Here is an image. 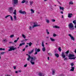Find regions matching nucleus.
I'll use <instances>...</instances> for the list:
<instances>
[{"label": "nucleus", "mask_w": 76, "mask_h": 76, "mask_svg": "<svg viewBox=\"0 0 76 76\" xmlns=\"http://www.w3.org/2000/svg\"><path fill=\"white\" fill-rule=\"evenodd\" d=\"M27 56H28V57L27 58V61H29L30 59H31L30 63L31 64L33 65L35 64V60H37V57H32V56H31L30 55H28V54H26Z\"/></svg>", "instance_id": "1"}, {"label": "nucleus", "mask_w": 76, "mask_h": 76, "mask_svg": "<svg viewBox=\"0 0 76 76\" xmlns=\"http://www.w3.org/2000/svg\"><path fill=\"white\" fill-rule=\"evenodd\" d=\"M68 27L70 30H74V26L72 23H69L68 25Z\"/></svg>", "instance_id": "2"}, {"label": "nucleus", "mask_w": 76, "mask_h": 76, "mask_svg": "<svg viewBox=\"0 0 76 76\" xmlns=\"http://www.w3.org/2000/svg\"><path fill=\"white\" fill-rule=\"evenodd\" d=\"M9 48H10V49L8 50V51H11L13 50L14 51L15 50H17V48H14V46H12L11 47H8Z\"/></svg>", "instance_id": "3"}, {"label": "nucleus", "mask_w": 76, "mask_h": 76, "mask_svg": "<svg viewBox=\"0 0 76 76\" xmlns=\"http://www.w3.org/2000/svg\"><path fill=\"white\" fill-rule=\"evenodd\" d=\"M61 56H62V57L63 58H64V61H65V60H67V58L66 57V55H64V52H62V54L61 55Z\"/></svg>", "instance_id": "4"}, {"label": "nucleus", "mask_w": 76, "mask_h": 76, "mask_svg": "<svg viewBox=\"0 0 76 76\" xmlns=\"http://www.w3.org/2000/svg\"><path fill=\"white\" fill-rule=\"evenodd\" d=\"M33 25H34L32 26V28H35V27H37V26H39L40 25H37V23L36 22H34L33 23Z\"/></svg>", "instance_id": "5"}, {"label": "nucleus", "mask_w": 76, "mask_h": 76, "mask_svg": "<svg viewBox=\"0 0 76 76\" xmlns=\"http://www.w3.org/2000/svg\"><path fill=\"white\" fill-rule=\"evenodd\" d=\"M9 11L10 13H12V12H13V8L12 7H10L9 8Z\"/></svg>", "instance_id": "6"}, {"label": "nucleus", "mask_w": 76, "mask_h": 76, "mask_svg": "<svg viewBox=\"0 0 76 76\" xmlns=\"http://www.w3.org/2000/svg\"><path fill=\"white\" fill-rule=\"evenodd\" d=\"M19 12L21 14H22L23 15H25V14H26V12L25 11H23L22 10H20L19 11Z\"/></svg>", "instance_id": "7"}, {"label": "nucleus", "mask_w": 76, "mask_h": 76, "mask_svg": "<svg viewBox=\"0 0 76 76\" xmlns=\"http://www.w3.org/2000/svg\"><path fill=\"white\" fill-rule=\"evenodd\" d=\"M9 16H10V19H11V20H12V21H13V18H12V16H11L10 15H7L5 17V18L6 19H7V18H8V17H9Z\"/></svg>", "instance_id": "8"}, {"label": "nucleus", "mask_w": 76, "mask_h": 76, "mask_svg": "<svg viewBox=\"0 0 76 76\" xmlns=\"http://www.w3.org/2000/svg\"><path fill=\"white\" fill-rule=\"evenodd\" d=\"M12 1L15 4L18 3V0H13Z\"/></svg>", "instance_id": "9"}, {"label": "nucleus", "mask_w": 76, "mask_h": 76, "mask_svg": "<svg viewBox=\"0 0 76 76\" xmlns=\"http://www.w3.org/2000/svg\"><path fill=\"white\" fill-rule=\"evenodd\" d=\"M73 16V14L72 13H68V17L69 18H72Z\"/></svg>", "instance_id": "10"}, {"label": "nucleus", "mask_w": 76, "mask_h": 76, "mask_svg": "<svg viewBox=\"0 0 76 76\" xmlns=\"http://www.w3.org/2000/svg\"><path fill=\"white\" fill-rule=\"evenodd\" d=\"M74 70H75V67L72 66L71 69L70 70V71L73 72V71H74Z\"/></svg>", "instance_id": "11"}, {"label": "nucleus", "mask_w": 76, "mask_h": 76, "mask_svg": "<svg viewBox=\"0 0 76 76\" xmlns=\"http://www.w3.org/2000/svg\"><path fill=\"white\" fill-rule=\"evenodd\" d=\"M75 56V55L72 54H69L68 56L69 57H73Z\"/></svg>", "instance_id": "12"}, {"label": "nucleus", "mask_w": 76, "mask_h": 76, "mask_svg": "<svg viewBox=\"0 0 76 76\" xmlns=\"http://www.w3.org/2000/svg\"><path fill=\"white\" fill-rule=\"evenodd\" d=\"M38 75L39 76H44V74L42 73L39 72Z\"/></svg>", "instance_id": "13"}, {"label": "nucleus", "mask_w": 76, "mask_h": 76, "mask_svg": "<svg viewBox=\"0 0 76 76\" xmlns=\"http://www.w3.org/2000/svg\"><path fill=\"white\" fill-rule=\"evenodd\" d=\"M55 72H56V70H53L52 71V74L53 75H55Z\"/></svg>", "instance_id": "14"}, {"label": "nucleus", "mask_w": 76, "mask_h": 76, "mask_svg": "<svg viewBox=\"0 0 76 76\" xmlns=\"http://www.w3.org/2000/svg\"><path fill=\"white\" fill-rule=\"evenodd\" d=\"M33 52H34V49L32 50L30 52H28V53L29 54H32V53H33Z\"/></svg>", "instance_id": "15"}, {"label": "nucleus", "mask_w": 76, "mask_h": 76, "mask_svg": "<svg viewBox=\"0 0 76 76\" xmlns=\"http://www.w3.org/2000/svg\"><path fill=\"white\" fill-rule=\"evenodd\" d=\"M53 28H58V29L60 28V27L57 26H53Z\"/></svg>", "instance_id": "16"}, {"label": "nucleus", "mask_w": 76, "mask_h": 76, "mask_svg": "<svg viewBox=\"0 0 76 76\" xmlns=\"http://www.w3.org/2000/svg\"><path fill=\"white\" fill-rule=\"evenodd\" d=\"M25 42H23V43H20V45H19V46L20 47V46H22V45H25Z\"/></svg>", "instance_id": "17"}, {"label": "nucleus", "mask_w": 76, "mask_h": 76, "mask_svg": "<svg viewBox=\"0 0 76 76\" xmlns=\"http://www.w3.org/2000/svg\"><path fill=\"white\" fill-rule=\"evenodd\" d=\"M76 57H73L69 58V59H70L71 60H72V59H73V60H75L76 59Z\"/></svg>", "instance_id": "18"}, {"label": "nucleus", "mask_w": 76, "mask_h": 76, "mask_svg": "<svg viewBox=\"0 0 76 76\" xmlns=\"http://www.w3.org/2000/svg\"><path fill=\"white\" fill-rule=\"evenodd\" d=\"M60 10H62V11H64V7H60Z\"/></svg>", "instance_id": "19"}, {"label": "nucleus", "mask_w": 76, "mask_h": 76, "mask_svg": "<svg viewBox=\"0 0 76 76\" xmlns=\"http://www.w3.org/2000/svg\"><path fill=\"white\" fill-rule=\"evenodd\" d=\"M35 53H34V55H36V54H38V53H37V48H35Z\"/></svg>", "instance_id": "20"}, {"label": "nucleus", "mask_w": 76, "mask_h": 76, "mask_svg": "<svg viewBox=\"0 0 76 76\" xmlns=\"http://www.w3.org/2000/svg\"><path fill=\"white\" fill-rule=\"evenodd\" d=\"M13 18L15 20H17V18H16V15H14Z\"/></svg>", "instance_id": "21"}, {"label": "nucleus", "mask_w": 76, "mask_h": 76, "mask_svg": "<svg viewBox=\"0 0 76 76\" xmlns=\"http://www.w3.org/2000/svg\"><path fill=\"white\" fill-rule=\"evenodd\" d=\"M13 14L15 15H16V10H15L14 11Z\"/></svg>", "instance_id": "22"}, {"label": "nucleus", "mask_w": 76, "mask_h": 76, "mask_svg": "<svg viewBox=\"0 0 76 76\" xmlns=\"http://www.w3.org/2000/svg\"><path fill=\"white\" fill-rule=\"evenodd\" d=\"M55 56L56 57H57L58 58V57H59V55H58V54H57V53H56L55 54Z\"/></svg>", "instance_id": "23"}, {"label": "nucleus", "mask_w": 76, "mask_h": 76, "mask_svg": "<svg viewBox=\"0 0 76 76\" xmlns=\"http://www.w3.org/2000/svg\"><path fill=\"white\" fill-rule=\"evenodd\" d=\"M28 45L30 47H31V45H33V44L31 42H30L28 44Z\"/></svg>", "instance_id": "24"}, {"label": "nucleus", "mask_w": 76, "mask_h": 76, "mask_svg": "<svg viewBox=\"0 0 76 76\" xmlns=\"http://www.w3.org/2000/svg\"><path fill=\"white\" fill-rule=\"evenodd\" d=\"M42 51L44 52L45 51V48L43 47L42 48Z\"/></svg>", "instance_id": "25"}, {"label": "nucleus", "mask_w": 76, "mask_h": 76, "mask_svg": "<svg viewBox=\"0 0 76 76\" xmlns=\"http://www.w3.org/2000/svg\"><path fill=\"white\" fill-rule=\"evenodd\" d=\"M31 13H34V11L33 10V9H31Z\"/></svg>", "instance_id": "26"}, {"label": "nucleus", "mask_w": 76, "mask_h": 76, "mask_svg": "<svg viewBox=\"0 0 76 76\" xmlns=\"http://www.w3.org/2000/svg\"><path fill=\"white\" fill-rule=\"evenodd\" d=\"M44 42H42V47H44Z\"/></svg>", "instance_id": "27"}, {"label": "nucleus", "mask_w": 76, "mask_h": 76, "mask_svg": "<svg viewBox=\"0 0 76 76\" xmlns=\"http://www.w3.org/2000/svg\"><path fill=\"white\" fill-rule=\"evenodd\" d=\"M71 39H72V40H73V41H75V38H74L73 36H72L71 37Z\"/></svg>", "instance_id": "28"}, {"label": "nucleus", "mask_w": 76, "mask_h": 76, "mask_svg": "<svg viewBox=\"0 0 76 76\" xmlns=\"http://www.w3.org/2000/svg\"><path fill=\"white\" fill-rule=\"evenodd\" d=\"M46 32L48 35V34H50V32H48V30L47 29L46 30Z\"/></svg>", "instance_id": "29"}, {"label": "nucleus", "mask_w": 76, "mask_h": 76, "mask_svg": "<svg viewBox=\"0 0 76 76\" xmlns=\"http://www.w3.org/2000/svg\"><path fill=\"white\" fill-rule=\"evenodd\" d=\"M50 39L52 41H55V40L52 38H50Z\"/></svg>", "instance_id": "30"}, {"label": "nucleus", "mask_w": 76, "mask_h": 76, "mask_svg": "<svg viewBox=\"0 0 76 76\" xmlns=\"http://www.w3.org/2000/svg\"><path fill=\"white\" fill-rule=\"evenodd\" d=\"M69 4H73V2L72 1H71L69 3Z\"/></svg>", "instance_id": "31"}, {"label": "nucleus", "mask_w": 76, "mask_h": 76, "mask_svg": "<svg viewBox=\"0 0 76 76\" xmlns=\"http://www.w3.org/2000/svg\"><path fill=\"white\" fill-rule=\"evenodd\" d=\"M73 23H74V25H76V20H74L73 21Z\"/></svg>", "instance_id": "32"}, {"label": "nucleus", "mask_w": 76, "mask_h": 76, "mask_svg": "<svg viewBox=\"0 0 76 76\" xmlns=\"http://www.w3.org/2000/svg\"><path fill=\"white\" fill-rule=\"evenodd\" d=\"M58 50L60 52H61V48L60 47L58 48Z\"/></svg>", "instance_id": "33"}, {"label": "nucleus", "mask_w": 76, "mask_h": 76, "mask_svg": "<svg viewBox=\"0 0 76 76\" xmlns=\"http://www.w3.org/2000/svg\"><path fill=\"white\" fill-rule=\"evenodd\" d=\"M69 53V50H67V51L65 52L66 54H68Z\"/></svg>", "instance_id": "34"}, {"label": "nucleus", "mask_w": 76, "mask_h": 76, "mask_svg": "<svg viewBox=\"0 0 76 76\" xmlns=\"http://www.w3.org/2000/svg\"><path fill=\"white\" fill-rule=\"evenodd\" d=\"M22 37L24 38V39H25V38H26V37H25V35L22 34Z\"/></svg>", "instance_id": "35"}, {"label": "nucleus", "mask_w": 76, "mask_h": 76, "mask_svg": "<svg viewBox=\"0 0 76 76\" xmlns=\"http://www.w3.org/2000/svg\"><path fill=\"white\" fill-rule=\"evenodd\" d=\"M29 29L30 31H31V30H32V27L29 26Z\"/></svg>", "instance_id": "36"}, {"label": "nucleus", "mask_w": 76, "mask_h": 76, "mask_svg": "<svg viewBox=\"0 0 76 76\" xmlns=\"http://www.w3.org/2000/svg\"><path fill=\"white\" fill-rule=\"evenodd\" d=\"M37 51L39 52V51H40V49H37Z\"/></svg>", "instance_id": "37"}, {"label": "nucleus", "mask_w": 76, "mask_h": 76, "mask_svg": "<svg viewBox=\"0 0 76 76\" xmlns=\"http://www.w3.org/2000/svg\"><path fill=\"white\" fill-rule=\"evenodd\" d=\"M56 36H57V35L55 34H54L53 35V36L55 37H56Z\"/></svg>", "instance_id": "38"}, {"label": "nucleus", "mask_w": 76, "mask_h": 76, "mask_svg": "<svg viewBox=\"0 0 76 76\" xmlns=\"http://www.w3.org/2000/svg\"><path fill=\"white\" fill-rule=\"evenodd\" d=\"M30 5H32V4H33V1H30Z\"/></svg>", "instance_id": "39"}, {"label": "nucleus", "mask_w": 76, "mask_h": 76, "mask_svg": "<svg viewBox=\"0 0 76 76\" xmlns=\"http://www.w3.org/2000/svg\"><path fill=\"white\" fill-rule=\"evenodd\" d=\"M70 65L72 66H74V64L73 63H72L70 64Z\"/></svg>", "instance_id": "40"}, {"label": "nucleus", "mask_w": 76, "mask_h": 76, "mask_svg": "<svg viewBox=\"0 0 76 76\" xmlns=\"http://www.w3.org/2000/svg\"><path fill=\"white\" fill-rule=\"evenodd\" d=\"M28 39H25L24 40H23L21 41V42H23V41H28Z\"/></svg>", "instance_id": "41"}, {"label": "nucleus", "mask_w": 76, "mask_h": 76, "mask_svg": "<svg viewBox=\"0 0 76 76\" xmlns=\"http://www.w3.org/2000/svg\"><path fill=\"white\" fill-rule=\"evenodd\" d=\"M48 54L50 56H52V54H51V53H48Z\"/></svg>", "instance_id": "42"}, {"label": "nucleus", "mask_w": 76, "mask_h": 76, "mask_svg": "<svg viewBox=\"0 0 76 76\" xmlns=\"http://www.w3.org/2000/svg\"><path fill=\"white\" fill-rule=\"evenodd\" d=\"M25 2V0H23L21 2L22 3H24Z\"/></svg>", "instance_id": "43"}, {"label": "nucleus", "mask_w": 76, "mask_h": 76, "mask_svg": "<svg viewBox=\"0 0 76 76\" xmlns=\"http://www.w3.org/2000/svg\"><path fill=\"white\" fill-rule=\"evenodd\" d=\"M13 37H14V35H11L10 36V38H13Z\"/></svg>", "instance_id": "44"}, {"label": "nucleus", "mask_w": 76, "mask_h": 76, "mask_svg": "<svg viewBox=\"0 0 76 76\" xmlns=\"http://www.w3.org/2000/svg\"><path fill=\"white\" fill-rule=\"evenodd\" d=\"M4 53H5V52H2L1 53V55H3L4 54Z\"/></svg>", "instance_id": "45"}, {"label": "nucleus", "mask_w": 76, "mask_h": 76, "mask_svg": "<svg viewBox=\"0 0 76 76\" xmlns=\"http://www.w3.org/2000/svg\"><path fill=\"white\" fill-rule=\"evenodd\" d=\"M46 22H47V23H49V20H46Z\"/></svg>", "instance_id": "46"}, {"label": "nucleus", "mask_w": 76, "mask_h": 76, "mask_svg": "<svg viewBox=\"0 0 76 76\" xmlns=\"http://www.w3.org/2000/svg\"><path fill=\"white\" fill-rule=\"evenodd\" d=\"M27 65H28V64H26L24 66V67H27Z\"/></svg>", "instance_id": "47"}, {"label": "nucleus", "mask_w": 76, "mask_h": 76, "mask_svg": "<svg viewBox=\"0 0 76 76\" xmlns=\"http://www.w3.org/2000/svg\"><path fill=\"white\" fill-rule=\"evenodd\" d=\"M51 21L52 22H54L56 21V20H55V19H52L51 20Z\"/></svg>", "instance_id": "48"}, {"label": "nucleus", "mask_w": 76, "mask_h": 76, "mask_svg": "<svg viewBox=\"0 0 76 76\" xmlns=\"http://www.w3.org/2000/svg\"><path fill=\"white\" fill-rule=\"evenodd\" d=\"M69 37H70V38H71L72 37V35H71L70 34H69Z\"/></svg>", "instance_id": "49"}, {"label": "nucleus", "mask_w": 76, "mask_h": 76, "mask_svg": "<svg viewBox=\"0 0 76 76\" xmlns=\"http://www.w3.org/2000/svg\"><path fill=\"white\" fill-rule=\"evenodd\" d=\"M14 42H18V40H15L14 41Z\"/></svg>", "instance_id": "50"}, {"label": "nucleus", "mask_w": 76, "mask_h": 76, "mask_svg": "<svg viewBox=\"0 0 76 76\" xmlns=\"http://www.w3.org/2000/svg\"><path fill=\"white\" fill-rule=\"evenodd\" d=\"M25 3H26V4H27V3H28V1H25Z\"/></svg>", "instance_id": "51"}, {"label": "nucleus", "mask_w": 76, "mask_h": 76, "mask_svg": "<svg viewBox=\"0 0 76 76\" xmlns=\"http://www.w3.org/2000/svg\"><path fill=\"white\" fill-rule=\"evenodd\" d=\"M13 67L14 69H16V67L15 66H13Z\"/></svg>", "instance_id": "52"}, {"label": "nucleus", "mask_w": 76, "mask_h": 76, "mask_svg": "<svg viewBox=\"0 0 76 76\" xmlns=\"http://www.w3.org/2000/svg\"><path fill=\"white\" fill-rule=\"evenodd\" d=\"M57 1H58V3H59V4H60L61 5V3L60 2H59L58 1V0H57Z\"/></svg>", "instance_id": "53"}, {"label": "nucleus", "mask_w": 76, "mask_h": 76, "mask_svg": "<svg viewBox=\"0 0 76 76\" xmlns=\"http://www.w3.org/2000/svg\"><path fill=\"white\" fill-rule=\"evenodd\" d=\"M57 1H58V3H59V4H60L61 5V3L60 2H59L58 1V0H57Z\"/></svg>", "instance_id": "54"}, {"label": "nucleus", "mask_w": 76, "mask_h": 76, "mask_svg": "<svg viewBox=\"0 0 76 76\" xmlns=\"http://www.w3.org/2000/svg\"><path fill=\"white\" fill-rule=\"evenodd\" d=\"M48 60H50V57H48Z\"/></svg>", "instance_id": "55"}, {"label": "nucleus", "mask_w": 76, "mask_h": 76, "mask_svg": "<svg viewBox=\"0 0 76 76\" xmlns=\"http://www.w3.org/2000/svg\"><path fill=\"white\" fill-rule=\"evenodd\" d=\"M4 41H5V42H7V40H6V39H4Z\"/></svg>", "instance_id": "56"}, {"label": "nucleus", "mask_w": 76, "mask_h": 76, "mask_svg": "<svg viewBox=\"0 0 76 76\" xmlns=\"http://www.w3.org/2000/svg\"><path fill=\"white\" fill-rule=\"evenodd\" d=\"M23 51H25V49H23Z\"/></svg>", "instance_id": "57"}, {"label": "nucleus", "mask_w": 76, "mask_h": 76, "mask_svg": "<svg viewBox=\"0 0 76 76\" xmlns=\"http://www.w3.org/2000/svg\"><path fill=\"white\" fill-rule=\"evenodd\" d=\"M3 50V48H0V51H1V50Z\"/></svg>", "instance_id": "58"}, {"label": "nucleus", "mask_w": 76, "mask_h": 76, "mask_svg": "<svg viewBox=\"0 0 76 76\" xmlns=\"http://www.w3.org/2000/svg\"><path fill=\"white\" fill-rule=\"evenodd\" d=\"M61 14H63V11L61 12Z\"/></svg>", "instance_id": "59"}, {"label": "nucleus", "mask_w": 76, "mask_h": 76, "mask_svg": "<svg viewBox=\"0 0 76 76\" xmlns=\"http://www.w3.org/2000/svg\"><path fill=\"white\" fill-rule=\"evenodd\" d=\"M18 72L17 71H16L15 72V73H18Z\"/></svg>", "instance_id": "60"}, {"label": "nucleus", "mask_w": 76, "mask_h": 76, "mask_svg": "<svg viewBox=\"0 0 76 76\" xmlns=\"http://www.w3.org/2000/svg\"><path fill=\"white\" fill-rule=\"evenodd\" d=\"M28 47V45H26V48H27Z\"/></svg>", "instance_id": "61"}, {"label": "nucleus", "mask_w": 76, "mask_h": 76, "mask_svg": "<svg viewBox=\"0 0 76 76\" xmlns=\"http://www.w3.org/2000/svg\"><path fill=\"white\" fill-rule=\"evenodd\" d=\"M74 52H75V53H76V49L75 50V51H74Z\"/></svg>", "instance_id": "62"}, {"label": "nucleus", "mask_w": 76, "mask_h": 76, "mask_svg": "<svg viewBox=\"0 0 76 76\" xmlns=\"http://www.w3.org/2000/svg\"><path fill=\"white\" fill-rule=\"evenodd\" d=\"M62 18H64V17H63V15H62Z\"/></svg>", "instance_id": "63"}, {"label": "nucleus", "mask_w": 76, "mask_h": 76, "mask_svg": "<svg viewBox=\"0 0 76 76\" xmlns=\"http://www.w3.org/2000/svg\"><path fill=\"white\" fill-rule=\"evenodd\" d=\"M2 50H5V49H4V48H2Z\"/></svg>", "instance_id": "64"}]
</instances>
